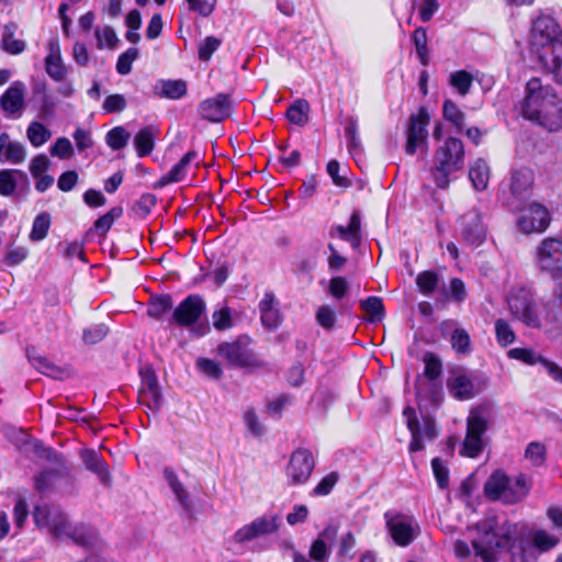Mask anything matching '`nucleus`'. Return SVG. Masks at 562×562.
Masks as SVG:
<instances>
[{"instance_id": "nucleus-4", "label": "nucleus", "mask_w": 562, "mask_h": 562, "mask_svg": "<svg viewBox=\"0 0 562 562\" xmlns=\"http://www.w3.org/2000/svg\"><path fill=\"white\" fill-rule=\"evenodd\" d=\"M531 485L532 481L526 474H519L513 481L505 471L496 470L485 482L484 494L488 499L513 505L529 494Z\"/></svg>"}, {"instance_id": "nucleus-18", "label": "nucleus", "mask_w": 562, "mask_h": 562, "mask_svg": "<svg viewBox=\"0 0 562 562\" xmlns=\"http://www.w3.org/2000/svg\"><path fill=\"white\" fill-rule=\"evenodd\" d=\"M532 183L533 173L528 168L515 170L512 173V200L508 201V204L513 210H521V205L529 199Z\"/></svg>"}, {"instance_id": "nucleus-1", "label": "nucleus", "mask_w": 562, "mask_h": 562, "mask_svg": "<svg viewBox=\"0 0 562 562\" xmlns=\"http://www.w3.org/2000/svg\"><path fill=\"white\" fill-rule=\"evenodd\" d=\"M529 44L542 69L562 86V30L555 19L549 14L535 19Z\"/></svg>"}, {"instance_id": "nucleus-62", "label": "nucleus", "mask_w": 562, "mask_h": 562, "mask_svg": "<svg viewBox=\"0 0 562 562\" xmlns=\"http://www.w3.org/2000/svg\"><path fill=\"white\" fill-rule=\"evenodd\" d=\"M157 199L151 193H144L134 203L133 211L137 216L146 217L156 205Z\"/></svg>"}, {"instance_id": "nucleus-58", "label": "nucleus", "mask_w": 562, "mask_h": 562, "mask_svg": "<svg viewBox=\"0 0 562 562\" xmlns=\"http://www.w3.org/2000/svg\"><path fill=\"white\" fill-rule=\"evenodd\" d=\"M213 326L217 330H227L233 327L232 310L228 306L214 311L212 314Z\"/></svg>"}, {"instance_id": "nucleus-55", "label": "nucleus", "mask_w": 562, "mask_h": 562, "mask_svg": "<svg viewBox=\"0 0 562 562\" xmlns=\"http://www.w3.org/2000/svg\"><path fill=\"white\" fill-rule=\"evenodd\" d=\"M345 136L347 139V146L350 153L359 150L361 147L360 138L358 137V121L356 117L350 116L347 120L345 127Z\"/></svg>"}, {"instance_id": "nucleus-13", "label": "nucleus", "mask_w": 562, "mask_h": 562, "mask_svg": "<svg viewBox=\"0 0 562 562\" xmlns=\"http://www.w3.org/2000/svg\"><path fill=\"white\" fill-rule=\"evenodd\" d=\"M280 525L281 519L278 515H262L237 529L233 535V540L235 543L244 544L257 538L277 532Z\"/></svg>"}, {"instance_id": "nucleus-57", "label": "nucleus", "mask_w": 562, "mask_h": 562, "mask_svg": "<svg viewBox=\"0 0 562 562\" xmlns=\"http://www.w3.org/2000/svg\"><path fill=\"white\" fill-rule=\"evenodd\" d=\"M45 70L54 81L60 82L66 79L67 67L63 63V58H45Z\"/></svg>"}, {"instance_id": "nucleus-22", "label": "nucleus", "mask_w": 562, "mask_h": 562, "mask_svg": "<svg viewBox=\"0 0 562 562\" xmlns=\"http://www.w3.org/2000/svg\"><path fill=\"white\" fill-rule=\"evenodd\" d=\"M449 393L457 400L463 401L474 396V384L471 378L461 369L453 370L447 381Z\"/></svg>"}, {"instance_id": "nucleus-52", "label": "nucleus", "mask_w": 562, "mask_h": 562, "mask_svg": "<svg viewBox=\"0 0 562 562\" xmlns=\"http://www.w3.org/2000/svg\"><path fill=\"white\" fill-rule=\"evenodd\" d=\"M122 212L121 207H113L104 215L100 216L93 224L95 232L99 235L104 236L113 225L115 218H119L122 215Z\"/></svg>"}, {"instance_id": "nucleus-54", "label": "nucleus", "mask_w": 562, "mask_h": 562, "mask_svg": "<svg viewBox=\"0 0 562 562\" xmlns=\"http://www.w3.org/2000/svg\"><path fill=\"white\" fill-rule=\"evenodd\" d=\"M483 450V439L467 432L460 453L469 458H476Z\"/></svg>"}, {"instance_id": "nucleus-15", "label": "nucleus", "mask_w": 562, "mask_h": 562, "mask_svg": "<svg viewBox=\"0 0 562 562\" xmlns=\"http://www.w3.org/2000/svg\"><path fill=\"white\" fill-rule=\"evenodd\" d=\"M315 468L312 452L305 448H299L292 452L286 467V476L290 484L300 485L307 482Z\"/></svg>"}, {"instance_id": "nucleus-40", "label": "nucleus", "mask_w": 562, "mask_h": 562, "mask_svg": "<svg viewBox=\"0 0 562 562\" xmlns=\"http://www.w3.org/2000/svg\"><path fill=\"white\" fill-rule=\"evenodd\" d=\"M159 95L167 99L177 100L186 95L187 82L182 79L161 80Z\"/></svg>"}, {"instance_id": "nucleus-17", "label": "nucleus", "mask_w": 562, "mask_h": 562, "mask_svg": "<svg viewBox=\"0 0 562 562\" xmlns=\"http://www.w3.org/2000/svg\"><path fill=\"white\" fill-rule=\"evenodd\" d=\"M520 211L522 214L519 216L517 224L525 234L541 233L550 225L549 211L539 203H531L528 207L521 205Z\"/></svg>"}, {"instance_id": "nucleus-5", "label": "nucleus", "mask_w": 562, "mask_h": 562, "mask_svg": "<svg viewBox=\"0 0 562 562\" xmlns=\"http://www.w3.org/2000/svg\"><path fill=\"white\" fill-rule=\"evenodd\" d=\"M434 161L435 165L431 169L434 181L438 188L446 189L450 183L449 176L461 170L464 166V146L462 140L452 136L448 137L437 148Z\"/></svg>"}, {"instance_id": "nucleus-48", "label": "nucleus", "mask_w": 562, "mask_h": 562, "mask_svg": "<svg viewBox=\"0 0 562 562\" xmlns=\"http://www.w3.org/2000/svg\"><path fill=\"white\" fill-rule=\"evenodd\" d=\"M131 134L123 126H115L106 133L105 139L106 144L113 150H120L124 148Z\"/></svg>"}, {"instance_id": "nucleus-12", "label": "nucleus", "mask_w": 562, "mask_h": 562, "mask_svg": "<svg viewBox=\"0 0 562 562\" xmlns=\"http://www.w3.org/2000/svg\"><path fill=\"white\" fill-rule=\"evenodd\" d=\"M430 116L426 108L422 106L416 114L408 119L406 131L405 153L407 155L416 154L418 148L427 150L428 147V125Z\"/></svg>"}, {"instance_id": "nucleus-26", "label": "nucleus", "mask_w": 562, "mask_h": 562, "mask_svg": "<svg viewBox=\"0 0 562 562\" xmlns=\"http://www.w3.org/2000/svg\"><path fill=\"white\" fill-rule=\"evenodd\" d=\"M81 459L87 470L94 473L100 482L109 485L111 482V474L109 468L102 457L92 449H85L81 451Z\"/></svg>"}, {"instance_id": "nucleus-28", "label": "nucleus", "mask_w": 562, "mask_h": 562, "mask_svg": "<svg viewBox=\"0 0 562 562\" xmlns=\"http://www.w3.org/2000/svg\"><path fill=\"white\" fill-rule=\"evenodd\" d=\"M488 416L487 407L473 408L467 420V432L482 438L488 428Z\"/></svg>"}, {"instance_id": "nucleus-47", "label": "nucleus", "mask_w": 562, "mask_h": 562, "mask_svg": "<svg viewBox=\"0 0 562 562\" xmlns=\"http://www.w3.org/2000/svg\"><path fill=\"white\" fill-rule=\"evenodd\" d=\"M416 284L418 290L424 295H430L437 289L439 284V276L437 272L431 270H426L420 272L416 278Z\"/></svg>"}, {"instance_id": "nucleus-53", "label": "nucleus", "mask_w": 562, "mask_h": 562, "mask_svg": "<svg viewBox=\"0 0 562 562\" xmlns=\"http://www.w3.org/2000/svg\"><path fill=\"white\" fill-rule=\"evenodd\" d=\"M424 375L429 381L437 380L441 373H442V363L439 357H437L435 353L427 352L424 357Z\"/></svg>"}, {"instance_id": "nucleus-49", "label": "nucleus", "mask_w": 562, "mask_h": 562, "mask_svg": "<svg viewBox=\"0 0 562 562\" xmlns=\"http://www.w3.org/2000/svg\"><path fill=\"white\" fill-rule=\"evenodd\" d=\"M495 336L497 344L502 347H507L512 345L516 339V334L508 324L503 318H498L495 322Z\"/></svg>"}, {"instance_id": "nucleus-61", "label": "nucleus", "mask_w": 562, "mask_h": 562, "mask_svg": "<svg viewBox=\"0 0 562 562\" xmlns=\"http://www.w3.org/2000/svg\"><path fill=\"white\" fill-rule=\"evenodd\" d=\"M196 368L206 376L211 379H220L223 375L221 364L212 359L199 358L196 360Z\"/></svg>"}, {"instance_id": "nucleus-41", "label": "nucleus", "mask_w": 562, "mask_h": 562, "mask_svg": "<svg viewBox=\"0 0 562 562\" xmlns=\"http://www.w3.org/2000/svg\"><path fill=\"white\" fill-rule=\"evenodd\" d=\"M442 116L446 121L452 123L459 133L462 132L464 127L465 114L452 100H445L442 105Z\"/></svg>"}, {"instance_id": "nucleus-42", "label": "nucleus", "mask_w": 562, "mask_h": 562, "mask_svg": "<svg viewBox=\"0 0 562 562\" xmlns=\"http://www.w3.org/2000/svg\"><path fill=\"white\" fill-rule=\"evenodd\" d=\"M27 357L31 363L43 374L52 376L54 379H60L63 375V370L50 362L48 359L42 356L32 355L31 351L27 350Z\"/></svg>"}, {"instance_id": "nucleus-7", "label": "nucleus", "mask_w": 562, "mask_h": 562, "mask_svg": "<svg viewBox=\"0 0 562 562\" xmlns=\"http://www.w3.org/2000/svg\"><path fill=\"white\" fill-rule=\"evenodd\" d=\"M206 304L198 294L187 296L173 310L169 323L179 327H190L191 333L196 337H202L210 331L207 321L201 322L205 316Z\"/></svg>"}, {"instance_id": "nucleus-45", "label": "nucleus", "mask_w": 562, "mask_h": 562, "mask_svg": "<svg viewBox=\"0 0 562 562\" xmlns=\"http://www.w3.org/2000/svg\"><path fill=\"white\" fill-rule=\"evenodd\" d=\"M473 76L465 70L451 72L449 83L458 91L459 94L465 95L472 87Z\"/></svg>"}, {"instance_id": "nucleus-34", "label": "nucleus", "mask_w": 562, "mask_h": 562, "mask_svg": "<svg viewBox=\"0 0 562 562\" xmlns=\"http://www.w3.org/2000/svg\"><path fill=\"white\" fill-rule=\"evenodd\" d=\"M154 127L146 126L140 128L134 137V144L139 157L149 155L155 146Z\"/></svg>"}, {"instance_id": "nucleus-59", "label": "nucleus", "mask_w": 562, "mask_h": 562, "mask_svg": "<svg viewBox=\"0 0 562 562\" xmlns=\"http://www.w3.org/2000/svg\"><path fill=\"white\" fill-rule=\"evenodd\" d=\"M431 469L438 484V487L446 490L449 486V469L440 458L431 460Z\"/></svg>"}, {"instance_id": "nucleus-9", "label": "nucleus", "mask_w": 562, "mask_h": 562, "mask_svg": "<svg viewBox=\"0 0 562 562\" xmlns=\"http://www.w3.org/2000/svg\"><path fill=\"white\" fill-rule=\"evenodd\" d=\"M386 530L398 547H408L420 535V526L416 518L396 510L384 513Z\"/></svg>"}, {"instance_id": "nucleus-3", "label": "nucleus", "mask_w": 562, "mask_h": 562, "mask_svg": "<svg viewBox=\"0 0 562 562\" xmlns=\"http://www.w3.org/2000/svg\"><path fill=\"white\" fill-rule=\"evenodd\" d=\"M33 518L37 527L47 528L55 539L68 538L85 549H92L99 542L98 532L94 528L86 525L71 526L67 516L59 510H50L46 506H36Z\"/></svg>"}, {"instance_id": "nucleus-31", "label": "nucleus", "mask_w": 562, "mask_h": 562, "mask_svg": "<svg viewBox=\"0 0 562 562\" xmlns=\"http://www.w3.org/2000/svg\"><path fill=\"white\" fill-rule=\"evenodd\" d=\"M164 477L167 481L171 491L173 492L175 496L177 497L178 502L183 507V509L190 510L191 504H190L189 493L184 488L182 483L179 481L176 472L171 468H165L164 469Z\"/></svg>"}, {"instance_id": "nucleus-39", "label": "nucleus", "mask_w": 562, "mask_h": 562, "mask_svg": "<svg viewBox=\"0 0 562 562\" xmlns=\"http://www.w3.org/2000/svg\"><path fill=\"white\" fill-rule=\"evenodd\" d=\"M15 176L22 177L26 180V175L18 169H2L0 170V195L10 196L16 189Z\"/></svg>"}, {"instance_id": "nucleus-46", "label": "nucleus", "mask_w": 562, "mask_h": 562, "mask_svg": "<svg viewBox=\"0 0 562 562\" xmlns=\"http://www.w3.org/2000/svg\"><path fill=\"white\" fill-rule=\"evenodd\" d=\"M412 41L415 45L416 53L420 63L424 66L429 64V50L427 47V33L424 27H417L412 35Z\"/></svg>"}, {"instance_id": "nucleus-36", "label": "nucleus", "mask_w": 562, "mask_h": 562, "mask_svg": "<svg viewBox=\"0 0 562 562\" xmlns=\"http://www.w3.org/2000/svg\"><path fill=\"white\" fill-rule=\"evenodd\" d=\"M172 306L173 302L171 295L165 294L155 296L149 301L147 315L151 318L160 319L172 310Z\"/></svg>"}, {"instance_id": "nucleus-20", "label": "nucleus", "mask_w": 562, "mask_h": 562, "mask_svg": "<svg viewBox=\"0 0 562 562\" xmlns=\"http://www.w3.org/2000/svg\"><path fill=\"white\" fill-rule=\"evenodd\" d=\"M508 357L530 366L541 363L554 381L562 383V368L555 362H552L542 356L537 355L531 349L513 348L508 351Z\"/></svg>"}, {"instance_id": "nucleus-44", "label": "nucleus", "mask_w": 562, "mask_h": 562, "mask_svg": "<svg viewBox=\"0 0 562 562\" xmlns=\"http://www.w3.org/2000/svg\"><path fill=\"white\" fill-rule=\"evenodd\" d=\"M356 546L357 539L353 532L348 531L344 533L338 542L337 558L342 562L352 560L355 557L353 550Z\"/></svg>"}, {"instance_id": "nucleus-23", "label": "nucleus", "mask_w": 562, "mask_h": 562, "mask_svg": "<svg viewBox=\"0 0 562 562\" xmlns=\"http://www.w3.org/2000/svg\"><path fill=\"white\" fill-rule=\"evenodd\" d=\"M331 238L339 237L348 241L352 247H357L361 243V216L358 211H353L348 226L334 225L329 229Z\"/></svg>"}, {"instance_id": "nucleus-56", "label": "nucleus", "mask_w": 562, "mask_h": 562, "mask_svg": "<svg viewBox=\"0 0 562 562\" xmlns=\"http://www.w3.org/2000/svg\"><path fill=\"white\" fill-rule=\"evenodd\" d=\"M29 256V249L24 246H9L4 256L3 262L8 267H16L21 265Z\"/></svg>"}, {"instance_id": "nucleus-50", "label": "nucleus", "mask_w": 562, "mask_h": 562, "mask_svg": "<svg viewBox=\"0 0 562 562\" xmlns=\"http://www.w3.org/2000/svg\"><path fill=\"white\" fill-rule=\"evenodd\" d=\"M452 349L459 355H468L471 351V339L468 331L463 328H457L451 334Z\"/></svg>"}, {"instance_id": "nucleus-11", "label": "nucleus", "mask_w": 562, "mask_h": 562, "mask_svg": "<svg viewBox=\"0 0 562 562\" xmlns=\"http://www.w3.org/2000/svg\"><path fill=\"white\" fill-rule=\"evenodd\" d=\"M508 306L512 315L525 325L533 328L540 327L533 295L529 289L519 288L508 297Z\"/></svg>"}, {"instance_id": "nucleus-27", "label": "nucleus", "mask_w": 562, "mask_h": 562, "mask_svg": "<svg viewBox=\"0 0 562 562\" xmlns=\"http://www.w3.org/2000/svg\"><path fill=\"white\" fill-rule=\"evenodd\" d=\"M198 153L194 150L188 151L166 175H164L157 182V187L162 188L170 183L182 181L188 172V167L198 158Z\"/></svg>"}, {"instance_id": "nucleus-8", "label": "nucleus", "mask_w": 562, "mask_h": 562, "mask_svg": "<svg viewBox=\"0 0 562 562\" xmlns=\"http://www.w3.org/2000/svg\"><path fill=\"white\" fill-rule=\"evenodd\" d=\"M217 355L234 368L259 369L265 366L254 350L252 339L248 335H239L234 340L221 342Z\"/></svg>"}, {"instance_id": "nucleus-14", "label": "nucleus", "mask_w": 562, "mask_h": 562, "mask_svg": "<svg viewBox=\"0 0 562 562\" xmlns=\"http://www.w3.org/2000/svg\"><path fill=\"white\" fill-rule=\"evenodd\" d=\"M462 239L470 246H480L486 238V226L479 209L473 207L462 214L458 221Z\"/></svg>"}, {"instance_id": "nucleus-29", "label": "nucleus", "mask_w": 562, "mask_h": 562, "mask_svg": "<svg viewBox=\"0 0 562 562\" xmlns=\"http://www.w3.org/2000/svg\"><path fill=\"white\" fill-rule=\"evenodd\" d=\"M403 415L406 417L407 428L412 435V440L408 447L409 452L422 451L425 448V439L422 438L420 424L416 416L415 409L411 406H407L404 409Z\"/></svg>"}, {"instance_id": "nucleus-32", "label": "nucleus", "mask_w": 562, "mask_h": 562, "mask_svg": "<svg viewBox=\"0 0 562 562\" xmlns=\"http://www.w3.org/2000/svg\"><path fill=\"white\" fill-rule=\"evenodd\" d=\"M469 178L477 191L486 189L490 179V168L485 160L479 158L469 170Z\"/></svg>"}, {"instance_id": "nucleus-10", "label": "nucleus", "mask_w": 562, "mask_h": 562, "mask_svg": "<svg viewBox=\"0 0 562 562\" xmlns=\"http://www.w3.org/2000/svg\"><path fill=\"white\" fill-rule=\"evenodd\" d=\"M536 265L552 278L562 274V239L544 238L536 250Z\"/></svg>"}, {"instance_id": "nucleus-35", "label": "nucleus", "mask_w": 562, "mask_h": 562, "mask_svg": "<svg viewBox=\"0 0 562 562\" xmlns=\"http://www.w3.org/2000/svg\"><path fill=\"white\" fill-rule=\"evenodd\" d=\"M360 307L366 313V318L370 323L380 322L385 315L383 301L378 296H369L362 300Z\"/></svg>"}, {"instance_id": "nucleus-19", "label": "nucleus", "mask_w": 562, "mask_h": 562, "mask_svg": "<svg viewBox=\"0 0 562 562\" xmlns=\"http://www.w3.org/2000/svg\"><path fill=\"white\" fill-rule=\"evenodd\" d=\"M232 102L228 94L218 93L199 104L198 112L203 120L222 122L231 114Z\"/></svg>"}, {"instance_id": "nucleus-43", "label": "nucleus", "mask_w": 562, "mask_h": 562, "mask_svg": "<svg viewBox=\"0 0 562 562\" xmlns=\"http://www.w3.org/2000/svg\"><path fill=\"white\" fill-rule=\"evenodd\" d=\"M26 136L32 146L40 147L52 137V133L44 124L33 121L26 130Z\"/></svg>"}, {"instance_id": "nucleus-38", "label": "nucleus", "mask_w": 562, "mask_h": 562, "mask_svg": "<svg viewBox=\"0 0 562 562\" xmlns=\"http://www.w3.org/2000/svg\"><path fill=\"white\" fill-rule=\"evenodd\" d=\"M50 224L52 217L49 213L42 212L36 215L32 224L31 233L29 235L30 240L35 243L43 240L48 234Z\"/></svg>"}, {"instance_id": "nucleus-33", "label": "nucleus", "mask_w": 562, "mask_h": 562, "mask_svg": "<svg viewBox=\"0 0 562 562\" xmlns=\"http://www.w3.org/2000/svg\"><path fill=\"white\" fill-rule=\"evenodd\" d=\"M310 104L305 99L295 100L286 111V119L295 125L304 126L308 122Z\"/></svg>"}, {"instance_id": "nucleus-64", "label": "nucleus", "mask_w": 562, "mask_h": 562, "mask_svg": "<svg viewBox=\"0 0 562 562\" xmlns=\"http://www.w3.org/2000/svg\"><path fill=\"white\" fill-rule=\"evenodd\" d=\"M330 554V549L321 537L315 539L310 548L308 557L315 562H325Z\"/></svg>"}, {"instance_id": "nucleus-37", "label": "nucleus", "mask_w": 562, "mask_h": 562, "mask_svg": "<svg viewBox=\"0 0 562 562\" xmlns=\"http://www.w3.org/2000/svg\"><path fill=\"white\" fill-rule=\"evenodd\" d=\"M16 30L15 23H9L4 25L2 34V48L12 55H18L25 49V43L21 40L14 38V32Z\"/></svg>"}, {"instance_id": "nucleus-6", "label": "nucleus", "mask_w": 562, "mask_h": 562, "mask_svg": "<svg viewBox=\"0 0 562 562\" xmlns=\"http://www.w3.org/2000/svg\"><path fill=\"white\" fill-rule=\"evenodd\" d=\"M477 536L472 540L475 554L484 562H495L497 553L505 548L509 537L503 532L495 517H490L476 524Z\"/></svg>"}, {"instance_id": "nucleus-63", "label": "nucleus", "mask_w": 562, "mask_h": 562, "mask_svg": "<svg viewBox=\"0 0 562 562\" xmlns=\"http://www.w3.org/2000/svg\"><path fill=\"white\" fill-rule=\"evenodd\" d=\"M108 335V327L103 324L92 325L83 329L82 340L87 345H94Z\"/></svg>"}, {"instance_id": "nucleus-21", "label": "nucleus", "mask_w": 562, "mask_h": 562, "mask_svg": "<svg viewBox=\"0 0 562 562\" xmlns=\"http://www.w3.org/2000/svg\"><path fill=\"white\" fill-rule=\"evenodd\" d=\"M25 87L21 81L13 82L0 98V108L7 116H21L25 103Z\"/></svg>"}, {"instance_id": "nucleus-2", "label": "nucleus", "mask_w": 562, "mask_h": 562, "mask_svg": "<svg viewBox=\"0 0 562 562\" xmlns=\"http://www.w3.org/2000/svg\"><path fill=\"white\" fill-rule=\"evenodd\" d=\"M526 95L521 112L524 117L532 121L549 132L562 128V99L550 85L532 77L526 83Z\"/></svg>"}, {"instance_id": "nucleus-16", "label": "nucleus", "mask_w": 562, "mask_h": 562, "mask_svg": "<svg viewBox=\"0 0 562 562\" xmlns=\"http://www.w3.org/2000/svg\"><path fill=\"white\" fill-rule=\"evenodd\" d=\"M139 374L142 381L138 390V403L153 413H157L162 403L157 376L150 368L140 369Z\"/></svg>"}, {"instance_id": "nucleus-51", "label": "nucleus", "mask_w": 562, "mask_h": 562, "mask_svg": "<svg viewBox=\"0 0 562 562\" xmlns=\"http://www.w3.org/2000/svg\"><path fill=\"white\" fill-rule=\"evenodd\" d=\"M188 4L189 11L198 14L201 18L211 16L216 7L218 0H184Z\"/></svg>"}, {"instance_id": "nucleus-30", "label": "nucleus", "mask_w": 562, "mask_h": 562, "mask_svg": "<svg viewBox=\"0 0 562 562\" xmlns=\"http://www.w3.org/2000/svg\"><path fill=\"white\" fill-rule=\"evenodd\" d=\"M67 477L68 473H63L60 470L46 469L40 472L37 475H35L34 486L37 492L45 493L55 487L60 480Z\"/></svg>"}, {"instance_id": "nucleus-24", "label": "nucleus", "mask_w": 562, "mask_h": 562, "mask_svg": "<svg viewBox=\"0 0 562 562\" xmlns=\"http://www.w3.org/2000/svg\"><path fill=\"white\" fill-rule=\"evenodd\" d=\"M26 158L25 146L12 140L7 133L0 134V162L20 165Z\"/></svg>"}, {"instance_id": "nucleus-60", "label": "nucleus", "mask_w": 562, "mask_h": 562, "mask_svg": "<svg viewBox=\"0 0 562 562\" xmlns=\"http://www.w3.org/2000/svg\"><path fill=\"white\" fill-rule=\"evenodd\" d=\"M532 543L541 551H548L559 543V538L546 530H537L532 535Z\"/></svg>"}, {"instance_id": "nucleus-25", "label": "nucleus", "mask_w": 562, "mask_h": 562, "mask_svg": "<svg viewBox=\"0 0 562 562\" xmlns=\"http://www.w3.org/2000/svg\"><path fill=\"white\" fill-rule=\"evenodd\" d=\"M260 319L262 325L273 330L278 328L281 323V314L277 307L276 296L272 292H266L259 303Z\"/></svg>"}]
</instances>
